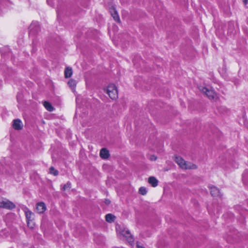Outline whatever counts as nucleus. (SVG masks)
Wrapping results in <instances>:
<instances>
[{
	"instance_id": "nucleus-8",
	"label": "nucleus",
	"mask_w": 248,
	"mask_h": 248,
	"mask_svg": "<svg viewBox=\"0 0 248 248\" xmlns=\"http://www.w3.org/2000/svg\"><path fill=\"white\" fill-rule=\"evenodd\" d=\"M13 127L16 130H21L23 128V124L20 119H17L13 121Z\"/></svg>"
},
{
	"instance_id": "nucleus-22",
	"label": "nucleus",
	"mask_w": 248,
	"mask_h": 248,
	"mask_svg": "<svg viewBox=\"0 0 248 248\" xmlns=\"http://www.w3.org/2000/svg\"><path fill=\"white\" fill-rule=\"evenodd\" d=\"M47 2L48 3V4H49L51 6H52L53 3H49V0H47Z\"/></svg>"
},
{
	"instance_id": "nucleus-2",
	"label": "nucleus",
	"mask_w": 248,
	"mask_h": 248,
	"mask_svg": "<svg viewBox=\"0 0 248 248\" xmlns=\"http://www.w3.org/2000/svg\"><path fill=\"white\" fill-rule=\"evenodd\" d=\"M22 210L25 213L28 227L33 228L34 224L32 221L34 219V214L27 207H23Z\"/></svg>"
},
{
	"instance_id": "nucleus-7",
	"label": "nucleus",
	"mask_w": 248,
	"mask_h": 248,
	"mask_svg": "<svg viewBox=\"0 0 248 248\" xmlns=\"http://www.w3.org/2000/svg\"><path fill=\"white\" fill-rule=\"evenodd\" d=\"M30 34H34L37 33L40 30L39 23L36 21L32 22L30 27Z\"/></svg>"
},
{
	"instance_id": "nucleus-1",
	"label": "nucleus",
	"mask_w": 248,
	"mask_h": 248,
	"mask_svg": "<svg viewBox=\"0 0 248 248\" xmlns=\"http://www.w3.org/2000/svg\"><path fill=\"white\" fill-rule=\"evenodd\" d=\"M174 161L183 169H196L197 168L195 164L186 161L180 156H175Z\"/></svg>"
},
{
	"instance_id": "nucleus-12",
	"label": "nucleus",
	"mask_w": 248,
	"mask_h": 248,
	"mask_svg": "<svg viewBox=\"0 0 248 248\" xmlns=\"http://www.w3.org/2000/svg\"><path fill=\"white\" fill-rule=\"evenodd\" d=\"M100 156L104 159L108 158L109 156L108 151L105 148L102 149L100 152Z\"/></svg>"
},
{
	"instance_id": "nucleus-3",
	"label": "nucleus",
	"mask_w": 248,
	"mask_h": 248,
	"mask_svg": "<svg viewBox=\"0 0 248 248\" xmlns=\"http://www.w3.org/2000/svg\"><path fill=\"white\" fill-rule=\"evenodd\" d=\"M106 93L112 99H115L118 97L117 88L113 84L108 85L106 90Z\"/></svg>"
},
{
	"instance_id": "nucleus-5",
	"label": "nucleus",
	"mask_w": 248,
	"mask_h": 248,
	"mask_svg": "<svg viewBox=\"0 0 248 248\" xmlns=\"http://www.w3.org/2000/svg\"><path fill=\"white\" fill-rule=\"evenodd\" d=\"M16 207L14 203L6 199L0 198V207L8 209H12Z\"/></svg>"
},
{
	"instance_id": "nucleus-23",
	"label": "nucleus",
	"mask_w": 248,
	"mask_h": 248,
	"mask_svg": "<svg viewBox=\"0 0 248 248\" xmlns=\"http://www.w3.org/2000/svg\"><path fill=\"white\" fill-rule=\"evenodd\" d=\"M106 203L108 204H109L110 203V201L109 200H106Z\"/></svg>"
},
{
	"instance_id": "nucleus-20",
	"label": "nucleus",
	"mask_w": 248,
	"mask_h": 248,
	"mask_svg": "<svg viewBox=\"0 0 248 248\" xmlns=\"http://www.w3.org/2000/svg\"><path fill=\"white\" fill-rule=\"evenodd\" d=\"M71 186V184L68 182L63 186L62 189L63 190H65L67 189L70 188Z\"/></svg>"
},
{
	"instance_id": "nucleus-6",
	"label": "nucleus",
	"mask_w": 248,
	"mask_h": 248,
	"mask_svg": "<svg viewBox=\"0 0 248 248\" xmlns=\"http://www.w3.org/2000/svg\"><path fill=\"white\" fill-rule=\"evenodd\" d=\"M116 229L118 233L121 234L123 236L127 239H129L130 241L133 239L132 235L127 229L122 227L119 225L116 227Z\"/></svg>"
},
{
	"instance_id": "nucleus-24",
	"label": "nucleus",
	"mask_w": 248,
	"mask_h": 248,
	"mask_svg": "<svg viewBox=\"0 0 248 248\" xmlns=\"http://www.w3.org/2000/svg\"><path fill=\"white\" fill-rule=\"evenodd\" d=\"M137 247H138V248H144L143 247L139 246L138 245H137Z\"/></svg>"
},
{
	"instance_id": "nucleus-10",
	"label": "nucleus",
	"mask_w": 248,
	"mask_h": 248,
	"mask_svg": "<svg viewBox=\"0 0 248 248\" xmlns=\"http://www.w3.org/2000/svg\"><path fill=\"white\" fill-rule=\"evenodd\" d=\"M109 11L113 19L116 21L119 22L120 21V17L115 9L112 7L109 9Z\"/></svg>"
},
{
	"instance_id": "nucleus-4",
	"label": "nucleus",
	"mask_w": 248,
	"mask_h": 248,
	"mask_svg": "<svg viewBox=\"0 0 248 248\" xmlns=\"http://www.w3.org/2000/svg\"><path fill=\"white\" fill-rule=\"evenodd\" d=\"M199 90L204 93L210 99H214L217 97V94L212 89H208L206 87L200 86Z\"/></svg>"
},
{
	"instance_id": "nucleus-9",
	"label": "nucleus",
	"mask_w": 248,
	"mask_h": 248,
	"mask_svg": "<svg viewBox=\"0 0 248 248\" xmlns=\"http://www.w3.org/2000/svg\"><path fill=\"white\" fill-rule=\"evenodd\" d=\"M46 206L45 203L43 202H38L36 204V209L39 214L43 213L46 210Z\"/></svg>"
},
{
	"instance_id": "nucleus-18",
	"label": "nucleus",
	"mask_w": 248,
	"mask_h": 248,
	"mask_svg": "<svg viewBox=\"0 0 248 248\" xmlns=\"http://www.w3.org/2000/svg\"><path fill=\"white\" fill-rule=\"evenodd\" d=\"M49 173L54 175V176H57L58 175V171L56 170L53 167H51L50 168Z\"/></svg>"
},
{
	"instance_id": "nucleus-13",
	"label": "nucleus",
	"mask_w": 248,
	"mask_h": 248,
	"mask_svg": "<svg viewBox=\"0 0 248 248\" xmlns=\"http://www.w3.org/2000/svg\"><path fill=\"white\" fill-rule=\"evenodd\" d=\"M68 85L73 92L75 91V88L77 85V81L76 80L70 79L68 82Z\"/></svg>"
},
{
	"instance_id": "nucleus-14",
	"label": "nucleus",
	"mask_w": 248,
	"mask_h": 248,
	"mask_svg": "<svg viewBox=\"0 0 248 248\" xmlns=\"http://www.w3.org/2000/svg\"><path fill=\"white\" fill-rule=\"evenodd\" d=\"M148 182L153 187H155L158 185V180L154 177H150L148 178Z\"/></svg>"
},
{
	"instance_id": "nucleus-25",
	"label": "nucleus",
	"mask_w": 248,
	"mask_h": 248,
	"mask_svg": "<svg viewBox=\"0 0 248 248\" xmlns=\"http://www.w3.org/2000/svg\"><path fill=\"white\" fill-rule=\"evenodd\" d=\"M248 0H244V3H245V4H246L247 3V2H248Z\"/></svg>"
},
{
	"instance_id": "nucleus-16",
	"label": "nucleus",
	"mask_w": 248,
	"mask_h": 248,
	"mask_svg": "<svg viewBox=\"0 0 248 248\" xmlns=\"http://www.w3.org/2000/svg\"><path fill=\"white\" fill-rule=\"evenodd\" d=\"M115 217L111 214H108L106 216V220L109 223L114 221Z\"/></svg>"
},
{
	"instance_id": "nucleus-17",
	"label": "nucleus",
	"mask_w": 248,
	"mask_h": 248,
	"mask_svg": "<svg viewBox=\"0 0 248 248\" xmlns=\"http://www.w3.org/2000/svg\"><path fill=\"white\" fill-rule=\"evenodd\" d=\"M44 106L45 108L49 111H52L54 110V108L51 104L47 101H45L44 102Z\"/></svg>"
},
{
	"instance_id": "nucleus-15",
	"label": "nucleus",
	"mask_w": 248,
	"mask_h": 248,
	"mask_svg": "<svg viewBox=\"0 0 248 248\" xmlns=\"http://www.w3.org/2000/svg\"><path fill=\"white\" fill-rule=\"evenodd\" d=\"M72 69L71 67H67L64 70V76L65 78H70L72 75Z\"/></svg>"
},
{
	"instance_id": "nucleus-19",
	"label": "nucleus",
	"mask_w": 248,
	"mask_h": 248,
	"mask_svg": "<svg viewBox=\"0 0 248 248\" xmlns=\"http://www.w3.org/2000/svg\"><path fill=\"white\" fill-rule=\"evenodd\" d=\"M147 190L144 187H141L139 189V192L142 195H144L147 193Z\"/></svg>"
},
{
	"instance_id": "nucleus-21",
	"label": "nucleus",
	"mask_w": 248,
	"mask_h": 248,
	"mask_svg": "<svg viewBox=\"0 0 248 248\" xmlns=\"http://www.w3.org/2000/svg\"><path fill=\"white\" fill-rule=\"evenodd\" d=\"M150 159L151 160H155L156 159V157L155 155H152L150 157Z\"/></svg>"
},
{
	"instance_id": "nucleus-11",
	"label": "nucleus",
	"mask_w": 248,
	"mask_h": 248,
	"mask_svg": "<svg viewBox=\"0 0 248 248\" xmlns=\"http://www.w3.org/2000/svg\"><path fill=\"white\" fill-rule=\"evenodd\" d=\"M210 188L211 190H210L211 194L213 196H214V197L220 196L219 190L217 187H216L214 186H212L210 187Z\"/></svg>"
}]
</instances>
